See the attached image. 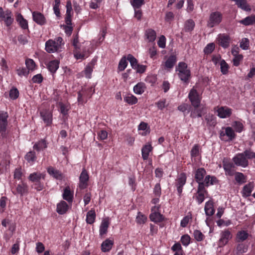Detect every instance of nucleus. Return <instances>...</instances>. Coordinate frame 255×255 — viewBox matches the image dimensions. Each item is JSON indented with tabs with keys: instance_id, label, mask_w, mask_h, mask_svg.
<instances>
[{
	"instance_id": "obj_15",
	"label": "nucleus",
	"mask_w": 255,
	"mask_h": 255,
	"mask_svg": "<svg viewBox=\"0 0 255 255\" xmlns=\"http://www.w3.org/2000/svg\"><path fill=\"white\" fill-rule=\"evenodd\" d=\"M33 20L38 24L42 25L46 23V19L44 16L39 12L34 11L32 12Z\"/></svg>"
},
{
	"instance_id": "obj_1",
	"label": "nucleus",
	"mask_w": 255,
	"mask_h": 255,
	"mask_svg": "<svg viewBox=\"0 0 255 255\" xmlns=\"http://www.w3.org/2000/svg\"><path fill=\"white\" fill-rule=\"evenodd\" d=\"M63 44V39L61 37L49 39L45 43V50L48 53L58 52L60 51Z\"/></svg>"
},
{
	"instance_id": "obj_4",
	"label": "nucleus",
	"mask_w": 255,
	"mask_h": 255,
	"mask_svg": "<svg viewBox=\"0 0 255 255\" xmlns=\"http://www.w3.org/2000/svg\"><path fill=\"white\" fill-rule=\"evenodd\" d=\"M220 136L223 140H231L235 138V133L232 128H223L220 131Z\"/></svg>"
},
{
	"instance_id": "obj_30",
	"label": "nucleus",
	"mask_w": 255,
	"mask_h": 255,
	"mask_svg": "<svg viewBox=\"0 0 255 255\" xmlns=\"http://www.w3.org/2000/svg\"><path fill=\"white\" fill-rule=\"evenodd\" d=\"M206 174V171L203 168L198 169L195 172V177L197 182L203 181V178Z\"/></svg>"
},
{
	"instance_id": "obj_23",
	"label": "nucleus",
	"mask_w": 255,
	"mask_h": 255,
	"mask_svg": "<svg viewBox=\"0 0 255 255\" xmlns=\"http://www.w3.org/2000/svg\"><path fill=\"white\" fill-rule=\"evenodd\" d=\"M254 188V184L253 182H250L244 186L242 190L243 196L246 197L250 196Z\"/></svg>"
},
{
	"instance_id": "obj_22",
	"label": "nucleus",
	"mask_w": 255,
	"mask_h": 255,
	"mask_svg": "<svg viewBox=\"0 0 255 255\" xmlns=\"http://www.w3.org/2000/svg\"><path fill=\"white\" fill-rule=\"evenodd\" d=\"M223 166L226 175L232 176L234 174V165L232 163L224 160Z\"/></svg>"
},
{
	"instance_id": "obj_49",
	"label": "nucleus",
	"mask_w": 255,
	"mask_h": 255,
	"mask_svg": "<svg viewBox=\"0 0 255 255\" xmlns=\"http://www.w3.org/2000/svg\"><path fill=\"white\" fill-rule=\"evenodd\" d=\"M237 254H243L248 251V246L244 244H239L237 247Z\"/></svg>"
},
{
	"instance_id": "obj_14",
	"label": "nucleus",
	"mask_w": 255,
	"mask_h": 255,
	"mask_svg": "<svg viewBox=\"0 0 255 255\" xmlns=\"http://www.w3.org/2000/svg\"><path fill=\"white\" fill-rule=\"evenodd\" d=\"M186 181V176L184 173L180 174L177 179L176 186L177 191L179 194L182 192V187L185 185Z\"/></svg>"
},
{
	"instance_id": "obj_36",
	"label": "nucleus",
	"mask_w": 255,
	"mask_h": 255,
	"mask_svg": "<svg viewBox=\"0 0 255 255\" xmlns=\"http://www.w3.org/2000/svg\"><path fill=\"white\" fill-rule=\"evenodd\" d=\"M236 4L238 6L245 11H250L251 8L247 3V0H238Z\"/></svg>"
},
{
	"instance_id": "obj_54",
	"label": "nucleus",
	"mask_w": 255,
	"mask_h": 255,
	"mask_svg": "<svg viewBox=\"0 0 255 255\" xmlns=\"http://www.w3.org/2000/svg\"><path fill=\"white\" fill-rule=\"evenodd\" d=\"M74 57L77 60H83L88 56L86 52L81 53L78 50H76L74 53Z\"/></svg>"
},
{
	"instance_id": "obj_64",
	"label": "nucleus",
	"mask_w": 255,
	"mask_h": 255,
	"mask_svg": "<svg viewBox=\"0 0 255 255\" xmlns=\"http://www.w3.org/2000/svg\"><path fill=\"white\" fill-rule=\"evenodd\" d=\"M157 44L159 47L162 48H165L166 44V38L164 36L161 35L160 36L157 42Z\"/></svg>"
},
{
	"instance_id": "obj_27",
	"label": "nucleus",
	"mask_w": 255,
	"mask_h": 255,
	"mask_svg": "<svg viewBox=\"0 0 255 255\" xmlns=\"http://www.w3.org/2000/svg\"><path fill=\"white\" fill-rule=\"evenodd\" d=\"M95 61L92 60L90 63H89L86 67L84 73L86 77L87 78H91V74L93 72L94 66L95 65Z\"/></svg>"
},
{
	"instance_id": "obj_35",
	"label": "nucleus",
	"mask_w": 255,
	"mask_h": 255,
	"mask_svg": "<svg viewBox=\"0 0 255 255\" xmlns=\"http://www.w3.org/2000/svg\"><path fill=\"white\" fill-rule=\"evenodd\" d=\"M249 236L247 231L242 230L239 231L237 234L236 239L237 242H243L246 240Z\"/></svg>"
},
{
	"instance_id": "obj_57",
	"label": "nucleus",
	"mask_w": 255,
	"mask_h": 255,
	"mask_svg": "<svg viewBox=\"0 0 255 255\" xmlns=\"http://www.w3.org/2000/svg\"><path fill=\"white\" fill-rule=\"evenodd\" d=\"M19 95V92L16 88H13L9 91V97L11 99H17Z\"/></svg>"
},
{
	"instance_id": "obj_53",
	"label": "nucleus",
	"mask_w": 255,
	"mask_h": 255,
	"mask_svg": "<svg viewBox=\"0 0 255 255\" xmlns=\"http://www.w3.org/2000/svg\"><path fill=\"white\" fill-rule=\"evenodd\" d=\"M7 198L2 196L0 198V212H3L5 209Z\"/></svg>"
},
{
	"instance_id": "obj_11",
	"label": "nucleus",
	"mask_w": 255,
	"mask_h": 255,
	"mask_svg": "<svg viewBox=\"0 0 255 255\" xmlns=\"http://www.w3.org/2000/svg\"><path fill=\"white\" fill-rule=\"evenodd\" d=\"M217 40L220 45L224 48H227L229 46L230 38L226 34H219L217 37Z\"/></svg>"
},
{
	"instance_id": "obj_60",
	"label": "nucleus",
	"mask_w": 255,
	"mask_h": 255,
	"mask_svg": "<svg viewBox=\"0 0 255 255\" xmlns=\"http://www.w3.org/2000/svg\"><path fill=\"white\" fill-rule=\"evenodd\" d=\"M243 56L241 54L234 56L233 60L234 65L235 66H238L240 65L241 61L243 60Z\"/></svg>"
},
{
	"instance_id": "obj_6",
	"label": "nucleus",
	"mask_w": 255,
	"mask_h": 255,
	"mask_svg": "<svg viewBox=\"0 0 255 255\" xmlns=\"http://www.w3.org/2000/svg\"><path fill=\"white\" fill-rule=\"evenodd\" d=\"M232 238V235L229 230L222 231L220 233V238L219 240L218 246L220 247L225 246Z\"/></svg>"
},
{
	"instance_id": "obj_3",
	"label": "nucleus",
	"mask_w": 255,
	"mask_h": 255,
	"mask_svg": "<svg viewBox=\"0 0 255 255\" xmlns=\"http://www.w3.org/2000/svg\"><path fill=\"white\" fill-rule=\"evenodd\" d=\"M222 19V14L218 11L211 13L207 22V26L210 28L220 24Z\"/></svg>"
},
{
	"instance_id": "obj_61",
	"label": "nucleus",
	"mask_w": 255,
	"mask_h": 255,
	"mask_svg": "<svg viewBox=\"0 0 255 255\" xmlns=\"http://www.w3.org/2000/svg\"><path fill=\"white\" fill-rule=\"evenodd\" d=\"M190 237L188 235H185L182 236L181 242L183 246H187L190 244Z\"/></svg>"
},
{
	"instance_id": "obj_63",
	"label": "nucleus",
	"mask_w": 255,
	"mask_h": 255,
	"mask_svg": "<svg viewBox=\"0 0 255 255\" xmlns=\"http://www.w3.org/2000/svg\"><path fill=\"white\" fill-rule=\"evenodd\" d=\"M249 46V41L248 39L245 38L242 39L240 43V47L244 50L248 49Z\"/></svg>"
},
{
	"instance_id": "obj_47",
	"label": "nucleus",
	"mask_w": 255,
	"mask_h": 255,
	"mask_svg": "<svg viewBox=\"0 0 255 255\" xmlns=\"http://www.w3.org/2000/svg\"><path fill=\"white\" fill-rule=\"evenodd\" d=\"M220 69L223 74H226L228 72L229 66L224 60H222L220 62Z\"/></svg>"
},
{
	"instance_id": "obj_9",
	"label": "nucleus",
	"mask_w": 255,
	"mask_h": 255,
	"mask_svg": "<svg viewBox=\"0 0 255 255\" xmlns=\"http://www.w3.org/2000/svg\"><path fill=\"white\" fill-rule=\"evenodd\" d=\"M89 175L85 169H83L79 177V187L80 189L86 188L88 186Z\"/></svg>"
},
{
	"instance_id": "obj_17",
	"label": "nucleus",
	"mask_w": 255,
	"mask_h": 255,
	"mask_svg": "<svg viewBox=\"0 0 255 255\" xmlns=\"http://www.w3.org/2000/svg\"><path fill=\"white\" fill-rule=\"evenodd\" d=\"M47 172L50 176L57 180H62L64 177L62 173L60 171L53 167H49L47 168Z\"/></svg>"
},
{
	"instance_id": "obj_41",
	"label": "nucleus",
	"mask_w": 255,
	"mask_h": 255,
	"mask_svg": "<svg viewBox=\"0 0 255 255\" xmlns=\"http://www.w3.org/2000/svg\"><path fill=\"white\" fill-rule=\"evenodd\" d=\"M136 222L138 224H143L147 221V217L141 212H139L136 217Z\"/></svg>"
},
{
	"instance_id": "obj_10",
	"label": "nucleus",
	"mask_w": 255,
	"mask_h": 255,
	"mask_svg": "<svg viewBox=\"0 0 255 255\" xmlns=\"http://www.w3.org/2000/svg\"><path fill=\"white\" fill-rule=\"evenodd\" d=\"M216 111L218 113V116L222 119L229 117L232 112V109L227 107H217Z\"/></svg>"
},
{
	"instance_id": "obj_39",
	"label": "nucleus",
	"mask_w": 255,
	"mask_h": 255,
	"mask_svg": "<svg viewBox=\"0 0 255 255\" xmlns=\"http://www.w3.org/2000/svg\"><path fill=\"white\" fill-rule=\"evenodd\" d=\"M96 217L95 212L94 210H90L87 214L86 222L87 223L91 224L95 221Z\"/></svg>"
},
{
	"instance_id": "obj_37",
	"label": "nucleus",
	"mask_w": 255,
	"mask_h": 255,
	"mask_svg": "<svg viewBox=\"0 0 255 255\" xmlns=\"http://www.w3.org/2000/svg\"><path fill=\"white\" fill-rule=\"evenodd\" d=\"M176 61V57L174 55L170 56L165 62V66L166 68H172Z\"/></svg>"
},
{
	"instance_id": "obj_43",
	"label": "nucleus",
	"mask_w": 255,
	"mask_h": 255,
	"mask_svg": "<svg viewBox=\"0 0 255 255\" xmlns=\"http://www.w3.org/2000/svg\"><path fill=\"white\" fill-rule=\"evenodd\" d=\"M193 236L194 239L197 242H201L204 239V235L202 234V233L198 230H194L193 232Z\"/></svg>"
},
{
	"instance_id": "obj_55",
	"label": "nucleus",
	"mask_w": 255,
	"mask_h": 255,
	"mask_svg": "<svg viewBox=\"0 0 255 255\" xmlns=\"http://www.w3.org/2000/svg\"><path fill=\"white\" fill-rule=\"evenodd\" d=\"M232 126L237 132H241L243 129L244 126L241 122H235Z\"/></svg>"
},
{
	"instance_id": "obj_25",
	"label": "nucleus",
	"mask_w": 255,
	"mask_h": 255,
	"mask_svg": "<svg viewBox=\"0 0 255 255\" xmlns=\"http://www.w3.org/2000/svg\"><path fill=\"white\" fill-rule=\"evenodd\" d=\"M114 241L112 240L107 239L101 245V250L103 252H109L112 249Z\"/></svg>"
},
{
	"instance_id": "obj_18",
	"label": "nucleus",
	"mask_w": 255,
	"mask_h": 255,
	"mask_svg": "<svg viewBox=\"0 0 255 255\" xmlns=\"http://www.w3.org/2000/svg\"><path fill=\"white\" fill-rule=\"evenodd\" d=\"M153 149L151 144L149 143L145 144L141 149L142 157L144 160H147L148 158L149 153Z\"/></svg>"
},
{
	"instance_id": "obj_62",
	"label": "nucleus",
	"mask_w": 255,
	"mask_h": 255,
	"mask_svg": "<svg viewBox=\"0 0 255 255\" xmlns=\"http://www.w3.org/2000/svg\"><path fill=\"white\" fill-rule=\"evenodd\" d=\"M131 3L134 8H138L143 4L144 0H133Z\"/></svg>"
},
{
	"instance_id": "obj_31",
	"label": "nucleus",
	"mask_w": 255,
	"mask_h": 255,
	"mask_svg": "<svg viewBox=\"0 0 255 255\" xmlns=\"http://www.w3.org/2000/svg\"><path fill=\"white\" fill-rule=\"evenodd\" d=\"M205 212L207 216H212L215 212L213 207V202L212 201H208L206 203L205 206Z\"/></svg>"
},
{
	"instance_id": "obj_24",
	"label": "nucleus",
	"mask_w": 255,
	"mask_h": 255,
	"mask_svg": "<svg viewBox=\"0 0 255 255\" xmlns=\"http://www.w3.org/2000/svg\"><path fill=\"white\" fill-rule=\"evenodd\" d=\"M16 190L17 194L22 196L28 192V186L26 183L21 182L17 185Z\"/></svg>"
},
{
	"instance_id": "obj_19",
	"label": "nucleus",
	"mask_w": 255,
	"mask_h": 255,
	"mask_svg": "<svg viewBox=\"0 0 255 255\" xmlns=\"http://www.w3.org/2000/svg\"><path fill=\"white\" fill-rule=\"evenodd\" d=\"M45 174L40 172H34L30 174L28 177V179L35 183H38L41 179H44Z\"/></svg>"
},
{
	"instance_id": "obj_56",
	"label": "nucleus",
	"mask_w": 255,
	"mask_h": 255,
	"mask_svg": "<svg viewBox=\"0 0 255 255\" xmlns=\"http://www.w3.org/2000/svg\"><path fill=\"white\" fill-rule=\"evenodd\" d=\"M243 153L247 159H254L255 161V152L250 150H246Z\"/></svg>"
},
{
	"instance_id": "obj_16",
	"label": "nucleus",
	"mask_w": 255,
	"mask_h": 255,
	"mask_svg": "<svg viewBox=\"0 0 255 255\" xmlns=\"http://www.w3.org/2000/svg\"><path fill=\"white\" fill-rule=\"evenodd\" d=\"M69 208V206L66 202L61 201L57 205L56 211L59 214L63 215L67 212Z\"/></svg>"
},
{
	"instance_id": "obj_13",
	"label": "nucleus",
	"mask_w": 255,
	"mask_h": 255,
	"mask_svg": "<svg viewBox=\"0 0 255 255\" xmlns=\"http://www.w3.org/2000/svg\"><path fill=\"white\" fill-rule=\"evenodd\" d=\"M40 116L42 120L47 126L50 125L52 124V114L51 112L47 110L43 111L40 112Z\"/></svg>"
},
{
	"instance_id": "obj_8",
	"label": "nucleus",
	"mask_w": 255,
	"mask_h": 255,
	"mask_svg": "<svg viewBox=\"0 0 255 255\" xmlns=\"http://www.w3.org/2000/svg\"><path fill=\"white\" fill-rule=\"evenodd\" d=\"M159 208L158 206L155 205L151 209V213L149 217L152 222L157 223L163 220V216L158 212Z\"/></svg>"
},
{
	"instance_id": "obj_29",
	"label": "nucleus",
	"mask_w": 255,
	"mask_h": 255,
	"mask_svg": "<svg viewBox=\"0 0 255 255\" xmlns=\"http://www.w3.org/2000/svg\"><path fill=\"white\" fill-rule=\"evenodd\" d=\"M124 100L130 105H132L137 103V98L132 94H127L124 97Z\"/></svg>"
},
{
	"instance_id": "obj_7",
	"label": "nucleus",
	"mask_w": 255,
	"mask_h": 255,
	"mask_svg": "<svg viewBox=\"0 0 255 255\" xmlns=\"http://www.w3.org/2000/svg\"><path fill=\"white\" fill-rule=\"evenodd\" d=\"M234 163L239 166L246 167L248 165L249 162L243 153L237 154L233 158Z\"/></svg>"
},
{
	"instance_id": "obj_20",
	"label": "nucleus",
	"mask_w": 255,
	"mask_h": 255,
	"mask_svg": "<svg viewBox=\"0 0 255 255\" xmlns=\"http://www.w3.org/2000/svg\"><path fill=\"white\" fill-rule=\"evenodd\" d=\"M63 199L66 200L68 203H72L73 199V192L71 191L69 186L66 187L62 194Z\"/></svg>"
},
{
	"instance_id": "obj_58",
	"label": "nucleus",
	"mask_w": 255,
	"mask_h": 255,
	"mask_svg": "<svg viewBox=\"0 0 255 255\" xmlns=\"http://www.w3.org/2000/svg\"><path fill=\"white\" fill-rule=\"evenodd\" d=\"M194 26L195 24L194 21L190 19L186 22L185 24V28L187 31H191L193 30Z\"/></svg>"
},
{
	"instance_id": "obj_40",
	"label": "nucleus",
	"mask_w": 255,
	"mask_h": 255,
	"mask_svg": "<svg viewBox=\"0 0 255 255\" xmlns=\"http://www.w3.org/2000/svg\"><path fill=\"white\" fill-rule=\"evenodd\" d=\"M47 147L46 141L44 139L41 140L36 142L33 146L34 149L39 151L42 150Z\"/></svg>"
},
{
	"instance_id": "obj_42",
	"label": "nucleus",
	"mask_w": 255,
	"mask_h": 255,
	"mask_svg": "<svg viewBox=\"0 0 255 255\" xmlns=\"http://www.w3.org/2000/svg\"><path fill=\"white\" fill-rule=\"evenodd\" d=\"M17 20L18 21L20 26L23 29H25L28 28V23L27 21L23 18L21 14H19L17 15Z\"/></svg>"
},
{
	"instance_id": "obj_12",
	"label": "nucleus",
	"mask_w": 255,
	"mask_h": 255,
	"mask_svg": "<svg viewBox=\"0 0 255 255\" xmlns=\"http://www.w3.org/2000/svg\"><path fill=\"white\" fill-rule=\"evenodd\" d=\"M7 113L0 111V132H4L5 131L7 125Z\"/></svg>"
},
{
	"instance_id": "obj_46",
	"label": "nucleus",
	"mask_w": 255,
	"mask_h": 255,
	"mask_svg": "<svg viewBox=\"0 0 255 255\" xmlns=\"http://www.w3.org/2000/svg\"><path fill=\"white\" fill-rule=\"evenodd\" d=\"M127 59L129 62L130 64L133 69H134V68L138 64L137 60L131 54H128L127 57Z\"/></svg>"
},
{
	"instance_id": "obj_52",
	"label": "nucleus",
	"mask_w": 255,
	"mask_h": 255,
	"mask_svg": "<svg viewBox=\"0 0 255 255\" xmlns=\"http://www.w3.org/2000/svg\"><path fill=\"white\" fill-rule=\"evenodd\" d=\"M235 180L236 181L242 184L246 182V178L244 174L240 172H237L235 174Z\"/></svg>"
},
{
	"instance_id": "obj_50",
	"label": "nucleus",
	"mask_w": 255,
	"mask_h": 255,
	"mask_svg": "<svg viewBox=\"0 0 255 255\" xmlns=\"http://www.w3.org/2000/svg\"><path fill=\"white\" fill-rule=\"evenodd\" d=\"M6 16L3 19L7 26L11 25L13 22V18L11 17V13L9 11H6Z\"/></svg>"
},
{
	"instance_id": "obj_45",
	"label": "nucleus",
	"mask_w": 255,
	"mask_h": 255,
	"mask_svg": "<svg viewBox=\"0 0 255 255\" xmlns=\"http://www.w3.org/2000/svg\"><path fill=\"white\" fill-rule=\"evenodd\" d=\"M25 65L28 71H33L35 69L36 65L34 61L31 59H27L25 60Z\"/></svg>"
},
{
	"instance_id": "obj_59",
	"label": "nucleus",
	"mask_w": 255,
	"mask_h": 255,
	"mask_svg": "<svg viewBox=\"0 0 255 255\" xmlns=\"http://www.w3.org/2000/svg\"><path fill=\"white\" fill-rule=\"evenodd\" d=\"M25 158L28 162H33L36 158L35 152L33 151L28 152L25 155Z\"/></svg>"
},
{
	"instance_id": "obj_2",
	"label": "nucleus",
	"mask_w": 255,
	"mask_h": 255,
	"mask_svg": "<svg viewBox=\"0 0 255 255\" xmlns=\"http://www.w3.org/2000/svg\"><path fill=\"white\" fill-rule=\"evenodd\" d=\"M176 71L182 81H187L190 76V71L187 68V64L184 62H179L176 68Z\"/></svg>"
},
{
	"instance_id": "obj_28",
	"label": "nucleus",
	"mask_w": 255,
	"mask_h": 255,
	"mask_svg": "<svg viewBox=\"0 0 255 255\" xmlns=\"http://www.w3.org/2000/svg\"><path fill=\"white\" fill-rule=\"evenodd\" d=\"M109 226V220L107 219H104L100 227V235L103 236L107 233L108 229Z\"/></svg>"
},
{
	"instance_id": "obj_51",
	"label": "nucleus",
	"mask_w": 255,
	"mask_h": 255,
	"mask_svg": "<svg viewBox=\"0 0 255 255\" xmlns=\"http://www.w3.org/2000/svg\"><path fill=\"white\" fill-rule=\"evenodd\" d=\"M191 219H192L191 214L190 213H188L181 221V223H180L181 226L182 227H184V228L186 227L187 224L189 222V221L191 220Z\"/></svg>"
},
{
	"instance_id": "obj_32",
	"label": "nucleus",
	"mask_w": 255,
	"mask_h": 255,
	"mask_svg": "<svg viewBox=\"0 0 255 255\" xmlns=\"http://www.w3.org/2000/svg\"><path fill=\"white\" fill-rule=\"evenodd\" d=\"M240 23L245 25L253 24L255 23V15H251L246 17L244 19L240 21Z\"/></svg>"
},
{
	"instance_id": "obj_21",
	"label": "nucleus",
	"mask_w": 255,
	"mask_h": 255,
	"mask_svg": "<svg viewBox=\"0 0 255 255\" xmlns=\"http://www.w3.org/2000/svg\"><path fill=\"white\" fill-rule=\"evenodd\" d=\"M200 146L198 144H195L191 150V156L194 162H196V159L200 158Z\"/></svg>"
},
{
	"instance_id": "obj_34",
	"label": "nucleus",
	"mask_w": 255,
	"mask_h": 255,
	"mask_svg": "<svg viewBox=\"0 0 255 255\" xmlns=\"http://www.w3.org/2000/svg\"><path fill=\"white\" fill-rule=\"evenodd\" d=\"M59 64L58 60L51 61L48 63L47 68L51 73H55L59 67Z\"/></svg>"
},
{
	"instance_id": "obj_33",
	"label": "nucleus",
	"mask_w": 255,
	"mask_h": 255,
	"mask_svg": "<svg viewBox=\"0 0 255 255\" xmlns=\"http://www.w3.org/2000/svg\"><path fill=\"white\" fill-rule=\"evenodd\" d=\"M145 36L149 42H153L156 39V34L154 30L148 29L145 31Z\"/></svg>"
},
{
	"instance_id": "obj_44",
	"label": "nucleus",
	"mask_w": 255,
	"mask_h": 255,
	"mask_svg": "<svg viewBox=\"0 0 255 255\" xmlns=\"http://www.w3.org/2000/svg\"><path fill=\"white\" fill-rule=\"evenodd\" d=\"M127 58L126 57H123L119 63L118 66V70L120 71H124L128 65V62L127 61Z\"/></svg>"
},
{
	"instance_id": "obj_5",
	"label": "nucleus",
	"mask_w": 255,
	"mask_h": 255,
	"mask_svg": "<svg viewBox=\"0 0 255 255\" xmlns=\"http://www.w3.org/2000/svg\"><path fill=\"white\" fill-rule=\"evenodd\" d=\"M188 98L194 107H199L201 98L197 90L194 88L189 92Z\"/></svg>"
},
{
	"instance_id": "obj_48",
	"label": "nucleus",
	"mask_w": 255,
	"mask_h": 255,
	"mask_svg": "<svg viewBox=\"0 0 255 255\" xmlns=\"http://www.w3.org/2000/svg\"><path fill=\"white\" fill-rule=\"evenodd\" d=\"M215 45L214 43L208 44L204 49V52L205 54H211L215 49Z\"/></svg>"
},
{
	"instance_id": "obj_26",
	"label": "nucleus",
	"mask_w": 255,
	"mask_h": 255,
	"mask_svg": "<svg viewBox=\"0 0 255 255\" xmlns=\"http://www.w3.org/2000/svg\"><path fill=\"white\" fill-rule=\"evenodd\" d=\"M145 89V84L142 82H139L133 87V92L137 95H141L143 93Z\"/></svg>"
},
{
	"instance_id": "obj_38",
	"label": "nucleus",
	"mask_w": 255,
	"mask_h": 255,
	"mask_svg": "<svg viewBox=\"0 0 255 255\" xmlns=\"http://www.w3.org/2000/svg\"><path fill=\"white\" fill-rule=\"evenodd\" d=\"M203 107L201 108L198 107H194V109L191 112L190 117L192 118H196L197 117H201L202 115V111Z\"/></svg>"
}]
</instances>
